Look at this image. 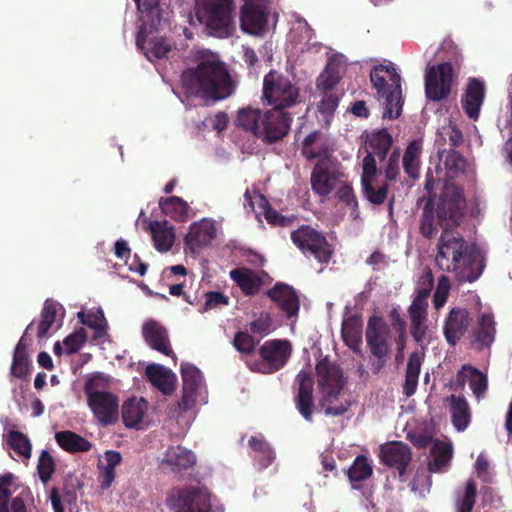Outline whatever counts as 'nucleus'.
I'll return each instance as SVG.
<instances>
[{"instance_id":"f257e3e1","label":"nucleus","mask_w":512,"mask_h":512,"mask_svg":"<svg viewBox=\"0 0 512 512\" xmlns=\"http://www.w3.org/2000/svg\"><path fill=\"white\" fill-rule=\"evenodd\" d=\"M466 202L460 189L445 192L437 205V224L442 233L437 242L435 264L443 272L453 273L459 282H473L483 272V257L475 245H469L460 234L450 230L460 225Z\"/></svg>"},{"instance_id":"f03ea898","label":"nucleus","mask_w":512,"mask_h":512,"mask_svg":"<svg viewBox=\"0 0 512 512\" xmlns=\"http://www.w3.org/2000/svg\"><path fill=\"white\" fill-rule=\"evenodd\" d=\"M181 87L187 97L206 105L224 100L234 92L231 75L216 55L202 57L195 67L184 70Z\"/></svg>"},{"instance_id":"7ed1b4c3","label":"nucleus","mask_w":512,"mask_h":512,"mask_svg":"<svg viewBox=\"0 0 512 512\" xmlns=\"http://www.w3.org/2000/svg\"><path fill=\"white\" fill-rule=\"evenodd\" d=\"M315 369L321 394L320 406L325 415H343L348 411L350 403L340 398L346 384L341 367L324 357L317 362Z\"/></svg>"},{"instance_id":"20e7f679","label":"nucleus","mask_w":512,"mask_h":512,"mask_svg":"<svg viewBox=\"0 0 512 512\" xmlns=\"http://www.w3.org/2000/svg\"><path fill=\"white\" fill-rule=\"evenodd\" d=\"M408 314L411 323V336L422 348V352L415 351L410 354L406 366L403 394L406 397H411L417 390L421 365L424 359L425 350L432 340V331L427 325V312L408 310Z\"/></svg>"},{"instance_id":"39448f33","label":"nucleus","mask_w":512,"mask_h":512,"mask_svg":"<svg viewBox=\"0 0 512 512\" xmlns=\"http://www.w3.org/2000/svg\"><path fill=\"white\" fill-rule=\"evenodd\" d=\"M370 81L378 99L384 100L383 117L397 119L402 112L403 99L401 76L395 66L392 63L374 66L370 72Z\"/></svg>"},{"instance_id":"423d86ee","label":"nucleus","mask_w":512,"mask_h":512,"mask_svg":"<svg viewBox=\"0 0 512 512\" xmlns=\"http://www.w3.org/2000/svg\"><path fill=\"white\" fill-rule=\"evenodd\" d=\"M232 0H196V16L217 37H228L233 30Z\"/></svg>"},{"instance_id":"0eeeda50","label":"nucleus","mask_w":512,"mask_h":512,"mask_svg":"<svg viewBox=\"0 0 512 512\" xmlns=\"http://www.w3.org/2000/svg\"><path fill=\"white\" fill-rule=\"evenodd\" d=\"M263 98L273 109L284 111L298 102L299 89L287 76L271 70L263 79Z\"/></svg>"},{"instance_id":"6e6552de","label":"nucleus","mask_w":512,"mask_h":512,"mask_svg":"<svg viewBox=\"0 0 512 512\" xmlns=\"http://www.w3.org/2000/svg\"><path fill=\"white\" fill-rule=\"evenodd\" d=\"M291 240L304 255L313 256L321 264H328L334 254V248L326 237L309 225L292 231Z\"/></svg>"},{"instance_id":"1a4fd4ad","label":"nucleus","mask_w":512,"mask_h":512,"mask_svg":"<svg viewBox=\"0 0 512 512\" xmlns=\"http://www.w3.org/2000/svg\"><path fill=\"white\" fill-rule=\"evenodd\" d=\"M167 506L173 512H211V494L203 487L173 490L167 497Z\"/></svg>"},{"instance_id":"9d476101","label":"nucleus","mask_w":512,"mask_h":512,"mask_svg":"<svg viewBox=\"0 0 512 512\" xmlns=\"http://www.w3.org/2000/svg\"><path fill=\"white\" fill-rule=\"evenodd\" d=\"M168 24H157L156 22L141 23L137 36L136 45L144 53L149 61L168 58L172 51V45L158 33L167 27Z\"/></svg>"},{"instance_id":"9b49d317","label":"nucleus","mask_w":512,"mask_h":512,"mask_svg":"<svg viewBox=\"0 0 512 512\" xmlns=\"http://www.w3.org/2000/svg\"><path fill=\"white\" fill-rule=\"evenodd\" d=\"M456 78L457 75L450 62L431 66L425 76L426 97L434 102L448 98Z\"/></svg>"},{"instance_id":"f8f14e48","label":"nucleus","mask_w":512,"mask_h":512,"mask_svg":"<svg viewBox=\"0 0 512 512\" xmlns=\"http://www.w3.org/2000/svg\"><path fill=\"white\" fill-rule=\"evenodd\" d=\"M258 352L261 362L256 363L252 370L272 374L285 366L291 356L292 346L288 340L273 339L264 342Z\"/></svg>"},{"instance_id":"ddd939ff","label":"nucleus","mask_w":512,"mask_h":512,"mask_svg":"<svg viewBox=\"0 0 512 512\" xmlns=\"http://www.w3.org/2000/svg\"><path fill=\"white\" fill-rule=\"evenodd\" d=\"M85 392L88 406L102 425L107 426L117 422L119 399L115 394L106 391H93L91 381L86 383Z\"/></svg>"},{"instance_id":"4468645a","label":"nucleus","mask_w":512,"mask_h":512,"mask_svg":"<svg viewBox=\"0 0 512 512\" xmlns=\"http://www.w3.org/2000/svg\"><path fill=\"white\" fill-rule=\"evenodd\" d=\"M269 9L263 0H245L241 7L240 26L250 35H263L267 30Z\"/></svg>"},{"instance_id":"2eb2a0df","label":"nucleus","mask_w":512,"mask_h":512,"mask_svg":"<svg viewBox=\"0 0 512 512\" xmlns=\"http://www.w3.org/2000/svg\"><path fill=\"white\" fill-rule=\"evenodd\" d=\"M292 122L291 114L280 109H272L263 113L258 138L272 144L283 139L289 132Z\"/></svg>"},{"instance_id":"dca6fc26","label":"nucleus","mask_w":512,"mask_h":512,"mask_svg":"<svg viewBox=\"0 0 512 512\" xmlns=\"http://www.w3.org/2000/svg\"><path fill=\"white\" fill-rule=\"evenodd\" d=\"M366 343L375 358H388L391 352L390 329L381 317L372 316L367 322Z\"/></svg>"},{"instance_id":"f3484780","label":"nucleus","mask_w":512,"mask_h":512,"mask_svg":"<svg viewBox=\"0 0 512 512\" xmlns=\"http://www.w3.org/2000/svg\"><path fill=\"white\" fill-rule=\"evenodd\" d=\"M379 458L381 462L398 471L399 478L404 481L406 468L412 459L411 448L401 442L392 441L380 446Z\"/></svg>"},{"instance_id":"a211bd4d","label":"nucleus","mask_w":512,"mask_h":512,"mask_svg":"<svg viewBox=\"0 0 512 512\" xmlns=\"http://www.w3.org/2000/svg\"><path fill=\"white\" fill-rule=\"evenodd\" d=\"M298 385L294 403L301 416L308 422L313 419L314 411V379L307 371H300L295 379Z\"/></svg>"},{"instance_id":"6ab92c4d","label":"nucleus","mask_w":512,"mask_h":512,"mask_svg":"<svg viewBox=\"0 0 512 512\" xmlns=\"http://www.w3.org/2000/svg\"><path fill=\"white\" fill-rule=\"evenodd\" d=\"M342 174L330 167L325 161L319 160L311 173V187L315 194L326 197L336 187Z\"/></svg>"},{"instance_id":"aec40b11","label":"nucleus","mask_w":512,"mask_h":512,"mask_svg":"<svg viewBox=\"0 0 512 512\" xmlns=\"http://www.w3.org/2000/svg\"><path fill=\"white\" fill-rule=\"evenodd\" d=\"M266 295L277 304L288 319L296 317L300 309V300L296 290L282 282L267 290Z\"/></svg>"},{"instance_id":"412c9836","label":"nucleus","mask_w":512,"mask_h":512,"mask_svg":"<svg viewBox=\"0 0 512 512\" xmlns=\"http://www.w3.org/2000/svg\"><path fill=\"white\" fill-rule=\"evenodd\" d=\"M142 336L151 349L165 356L176 357L171 347L168 331L158 321L153 319L146 321L142 326Z\"/></svg>"},{"instance_id":"4be33fe9","label":"nucleus","mask_w":512,"mask_h":512,"mask_svg":"<svg viewBox=\"0 0 512 512\" xmlns=\"http://www.w3.org/2000/svg\"><path fill=\"white\" fill-rule=\"evenodd\" d=\"M333 151L331 142L320 130L309 133L302 141L301 153L307 160H328Z\"/></svg>"},{"instance_id":"5701e85b","label":"nucleus","mask_w":512,"mask_h":512,"mask_svg":"<svg viewBox=\"0 0 512 512\" xmlns=\"http://www.w3.org/2000/svg\"><path fill=\"white\" fill-rule=\"evenodd\" d=\"M470 322L471 318L466 309L458 307L451 309L443 328L446 341L451 346H455L466 333Z\"/></svg>"},{"instance_id":"b1692460","label":"nucleus","mask_w":512,"mask_h":512,"mask_svg":"<svg viewBox=\"0 0 512 512\" xmlns=\"http://www.w3.org/2000/svg\"><path fill=\"white\" fill-rule=\"evenodd\" d=\"M484 97V83L477 78L470 79L461 99L462 108L470 119H478Z\"/></svg>"},{"instance_id":"393cba45","label":"nucleus","mask_w":512,"mask_h":512,"mask_svg":"<svg viewBox=\"0 0 512 512\" xmlns=\"http://www.w3.org/2000/svg\"><path fill=\"white\" fill-rule=\"evenodd\" d=\"M145 375L148 381L164 395L174 392L177 378L171 370L160 364H150L146 367Z\"/></svg>"},{"instance_id":"a878e982","label":"nucleus","mask_w":512,"mask_h":512,"mask_svg":"<svg viewBox=\"0 0 512 512\" xmlns=\"http://www.w3.org/2000/svg\"><path fill=\"white\" fill-rule=\"evenodd\" d=\"M215 237L216 230L212 223L208 221L195 222L185 236V244L195 252L199 248L208 246Z\"/></svg>"},{"instance_id":"bb28decb","label":"nucleus","mask_w":512,"mask_h":512,"mask_svg":"<svg viewBox=\"0 0 512 512\" xmlns=\"http://www.w3.org/2000/svg\"><path fill=\"white\" fill-rule=\"evenodd\" d=\"M138 11L141 13V22L157 24H168L172 11L168 6L162 7L160 0H133Z\"/></svg>"},{"instance_id":"cd10ccee","label":"nucleus","mask_w":512,"mask_h":512,"mask_svg":"<svg viewBox=\"0 0 512 512\" xmlns=\"http://www.w3.org/2000/svg\"><path fill=\"white\" fill-rule=\"evenodd\" d=\"M466 381H469V386L477 398L484 395L488 385L486 375L472 366L464 365L456 375V382L464 387Z\"/></svg>"},{"instance_id":"c85d7f7f","label":"nucleus","mask_w":512,"mask_h":512,"mask_svg":"<svg viewBox=\"0 0 512 512\" xmlns=\"http://www.w3.org/2000/svg\"><path fill=\"white\" fill-rule=\"evenodd\" d=\"M366 151L378 157L380 161L386 158L393 145V138L387 129L373 131L366 136Z\"/></svg>"},{"instance_id":"c756f323","label":"nucleus","mask_w":512,"mask_h":512,"mask_svg":"<svg viewBox=\"0 0 512 512\" xmlns=\"http://www.w3.org/2000/svg\"><path fill=\"white\" fill-rule=\"evenodd\" d=\"M196 458L192 451L182 446H171L167 449L163 462L175 472L191 468Z\"/></svg>"},{"instance_id":"7c9ffc66","label":"nucleus","mask_w":512,"mask_h":512,"mask_svg":"<svg viewBox=\"0 0 512 512\" xmlns=\"http://www.w3.org/2000/svg\"><path fill=\"white\" fill-rule=\"evenodd\" d=\"M431 456L432 459L428 463L429 471L434 473L446 471L452 459V445L439 439L434 440Z\"/></svg>"},{"instance_id":"2f4dec72","label":"nucleus","mask_w":512,"mask_h":512,"mask_svg":"<svg viewBox=\"0 0 512 512\" xmlns=\"http://www.w3.org/2000/svg\"><path fill=\"white\" fill-rule=\"evenodd\" d=\"M55 441L64 451L71 454L88 452L92 448L90 441L69 430L56 432Z\"/></svg>"},{"instance_id":"473e14b6","label":"nucleus","mask_w":512,"mask_h":512,"mask_svg":"<svg viewBox=\"0 0 512 512\" xmlns=\"http://www.w3.org/2000/svg\"><path fill=\"white\" fill-rule=\"evenodd\" d=\"M230 277L237 283L241 291L247 296H253L257 294L263 285L262 278L247 268L233 269L230 272Z\"/></svg>"},{"instance_id":"72a5a7b5","label":"nucleus","mask_w":512,"mask_h":512,"mask_svg":"<svg viewBox=\"0 0 512 512\" xmlns=\"http://www.w3.org/2000/svg\"><path fill=\"white\" fill-rule=\"evenodd\" d=\"M147 410V402L135 397L126 400L122 405V419L127 428H136L142 421Z\"/></svg>"},{"instance_id":"f704fd0d","label":"nucleus","mask_w":512,"mask_h":512,"mask_svg":"<svg viewBox=\"0 0 512 512\" xmlns=\"http://www.w3.org/2000/svg\"><path fill=\"white\" fill-rule=\"evenodd\" d=\"M372 474L373 467L365 455H358L346 471L353 489H360L362 487L361 483L368 480Z\"/></svg>"},{"instance_id":"c9c22d12","label":"nucleus","mask_w":512,"mask_h":512,"mask_svg":"<svg viewBox=\"0 0 512 512\" xmlns=\"http://www.w3.org/2000/svg\"><path fill=\"white\" fill-rule=\"evenodd\" d=\"M449 401L452 424L457 431H464L471 419L469 405L466 399L460 396L451 395Z\"/></svg>"},{"instance_id":"e433bc0d","label":"nucleus","mask_w":512,"mask_h":512,"mask_svg":"<svg viewBox=\"0 0 512 512\" xmlns=\"http://www.w3.org/2000/svg\"><path fill=\"white\" fill-rule=\"evenodd\" d=\"M425 201L423 212L419 220V233L426 239H432L437 234V224L435 222V214L437 209L434 208L433 196L420 198L418 204Z\"/></svg>"},{"instance_id":"4c0bfd02","label":"nucleus","mask_w":512,"mask_h":512,"mask_svg":"<svg viewBox=\"0 0 512 512\" xmlns=\"http://www.w3.org/2000/svg\"><path fill=\"white\" fill-rule=\"evenodd\" d=\"M423 140L417 138L409 142L403 155V168L405 173L412 179L419 176L420 156L422 153Z\"/></svg>"},{"instance_id":"58836bf2","label":"nucleus","mask_w":512,"mask_h":512,"mask_svg":"<svg viewBox=\"0 0 512 512\" xmlns=\"http://www.w3.org/2000/svg\"><path fill=\"white\" fill-rule=\"evenodd\" d=\"M159 206L162 212L178 222H184L188 218V204L178 196L161 198Z\"/></svg>"},{"instance_id":"ea45409f","label":"nucleus","mask_w":512,"mask_h":512,"mask_svg":"<svg viewBox=\"0 0 512 512\" xmlns=\"http://www.w3.org/2000/svg\"><path fill=\"white\" fill-rule=\"evenodd\" d=\"M77 317L83 325L93 329L95 340L105 336L108 324L102 309L88 312L80 311L77 313Z\"/></svg>"},{"instance_id":"a19ab883","label":"nucleus","mask_w":512,"mask_h":512,"mask_svg":"<svg viewBox=\"0 0 512 512\" xmlns=\"http://www.w3.org/2000/svg\"><path fill=\"white\" fill-rule=\"evenodd\" d=\"M249 446L255 452V458L261 468H267L275 459V452L263 436H252L249 439Z\"/></svg>"},{"instance_id":"79ce46f5","label":"nucleus","mask_w":512,"mask_h":512,"mask_svg":"<svg viewBox=\"0 0 512 512\" xmlns=\"http://www.w3.org/2000/svg\"><path fill=\"white\" fill-rule=\"evenodd\" d=\"M263 113L264 112H261L259 109H253L250 107L240 109L238 111L236 123L239 127L252 132L256 137H258Z\"/></svg>"},{"instance_id":"37998d69","label":"nucleus","mask_w":512,"mask_h":512,"mask_svg":"<svg viewBox=\"0 0 512 512\" xmlns=\"http://www.w3.org/2000/svg\"><path fill=\"white\" fill-rule=\"evenodd\" d=\"M342 338L346 345L357 350L362 343V325L355 317L345 319L342 323Z\"/></svg>"},{"instance_id":"c03bdc74","label":"nucleus","mask_w":512,"mask_h":512,"mask_svg":"<svg viewBox=\"0 0 512 512\" xmlns=\"http://www.w3.org/2000/svg\"><path fill=\"white\" fill-rule=\"evenodd\" d=\"M495 322L490 314H482L479 317L476 341L481 347H489L495 340Z\"/></svg>"},{"instance_id":"a18cd8bd","label":"nucleus","mask_w":512,"mask_h":512,"mask_svg":"<svg viewBox=\"0 0 512 512\" xmlns=\"http://www.w3.org/2000/svg\"><path fill=\"white\" fill-rule=\"evenodd\" d=\"M361 182L362 192L364 197L373 205H382L388 197V183L385 182L381 185L375 186L374 180H364Z\"/></svg>"},{"instance_id":"49530a36","label":"nucleus","mask_w":512,"mask_h":512,"mask_svg":"<svg viewBox=\"0 0 512 512\" xmlns=\"http://www.w3.org/2000/svg\"><path fill=\"white\" fill-rule=\"evenodd\" d=\"M7 444L19 456L29 459L32 453V445L28 437L20 431L11 430L7 436Z\"/></svg>"},{"instance_id":"de8ad7c7","label":"nucleus","mask_w":512,"mask_h":512,"mask_svg":"<svg viewBox=\"0 0 512 512\" xmlns=\"http://www.w3.org/2000/svg\"><path fill=\"white\" fill-rule=\"evenodd\" d=\"M181 375L183 381V390L197 392L200 387L203 377L200 370L190 363L181 364Z\"/></svg>"},{"instance_id":"09e8293b","label":"nucleus","mask_w":512,"mask_h":512,"mask_svg":"<svg viewBox=\"0 0 512 512\" xmlns=\"http://www.w3.org/2000/svg\"><path fill=\"white\" fill-rule=\"evenodd\" d=\"M57 314V303L47 300L41 311V320L38 325L37 337L43 339L55 322Z\"/></svg>"},{"instance_id":"8fccbe9b","label":"nucleus","mask_w":512,"mask_h":512,"mask_svg":"<svg viewBox=\"0 0 512 512\" xmlns=\"http://www.w3.org/2000/svg\"><path fill=\"white\" fill-rule=\"evenodd\" d=\"M152 238L158 251H168L174 243V233L167 228L162 227L158 222L152 226Z\"/></svg>"},{"instance_id":"3c124183","label":"nucleus","mask_w":512,"mask_h":512,"mask_svg":"<svg viewBox=\"0 0 512 512\" xmlns=\"http://www.w3.org/2000/svg\"><path fill=\"white\" fill-rule=\"evenodd\" d=\"M444 153H446L444 165L448 172L453 176H456L465 171L466 160L461 153L455 149H450L448 151L443 150L439 152L440 158L443 157Z\"/></svg>"},{"instance_id":"603ef678","label":"nucleus","mask_w":512,"mask_h":512,"mask_svg":"<svg viewBox=\"0 0 512 512\" xmlns=\"http://www.w3.org/2000/svg\"><path fill=\"white\" fill-rule=\"evenodd\" d=\"M476 484L473 480L467 481L463 495L455 502L456 512H472L476 502Z\"/></svg>"},{"instance_id":"864d4df0","label":"nucleus","mask_w":512,"mask_h":512,"mask_svg":"<svg viewBox=\"0 0 512 512\" xmlns=\"http://www.w3.org/2000/svg\"><path fill=\"white\" fill-rule=\"evenodd\" d=\"M341 80L336 67L328 65L316 80V87L323 92H330Z\"/></svg>"},{"instance_id":"5fc2aeb1","label":"nucleus","mask_w":512,"mask_h":512,"mask_svg":"<svg viewBox=\"0 0 512 512\" xmlns=\"http://www.w3.org/2000/svg\"><path fill=\"white\" fill-rule=\"evenodd\" d=\"M56 464L52 455L43 450L39 456L37 463V473L43 483H47L55 472Z\"/></svg>"},{"instance_id":"6e6d98bb","label":"nucleus","mask_w":512,"mask_h":512,"mask_svg":"<svg viewBox=\"0 0 512 512\" xmlns=\"http://www.w3.org/2000/svg\"><path fill=\"white\" fill-rule=\"evenodd\" d=\"M87 341V333L84 328L80 327L76 329L73 333L66 336L63 340V344L65 346V353L67 355H71L77 353L80 348Z\"/></svg>"},{"instance_id":"4d7b16f0","label":"nucleus","mask_w":512,"mask_h":512,"mask_svg":"<svg viewBox=\"0 0 512 512\" xmlns=\"http://www.w3.org/2000/svg\"><path fill=\"white\" fill-rule=\"evenodd\" d=\"M232 344L238 352L251 355L255 352L258 342L248 332L239 331L235 334Z\"/></svg>"},{"instance_id":"13d9d810","label":"nucleus","mask_w":512,"mask_h":512,"mask_svg":"<svg viewBox=\"0 0 512 512\" xmlns=\"http://www.w3.org/2000/svg\"><path fill=\"white\" fill-rule=\"evenodd\" d=\"M400 157L401 152L399 148H395L384 167V174L387 182H395L400 175Z\"/></svg>"},{"instance_id":"bf43d9fd","label":"nucleus","mask_w":512,"mask_h":512,"mask_svg":"<svg viewBox=\"0 0 512 512\" xmlns=\"http://www.w3.org/2000/svg\"><path fill=\"white\" fill-rule=\"evenodd\" d=\"M205 303L199 312L204 313L212 309L221 308L229 304V297L219 291H209L205 293Z\"/></svg>"},{"instance_id":"052dcab7","label":"nucleus","mask_w":512,"mask_h":512,"mask_svg":"<svg viewBox=\"0 0 512 512\" xmlns=\"http://www.w3.org/2000/svg\"><path fill=\"white\" fill-rule=\"evenodd\" d=\"M432 285H433V279H432V276H430L429 280H428V286L417 290V295L413 299L408 310L427 312V308H428L427 298L430 295Z\"/></svg>"},{"instance_id":"680f3d73","label":"nucleus","mask_w":512,"mask_h":512,"mask_svg":"<svg viewBox=\"0 0 512 512\" xmlns=\"http://www.w3.org/2000/svg\"><path fill=\"white\" fill-rule=\"evenodd\" d=\"M13 475L11 473L0 476V512H9V499Z\"/></svg>"},{"instance_id":"e2e57ef3","label":"nucleus","mask_w":512,"mask_h":512,"mask_svg":"<svg viewBox=\"0 0 512 512\" xmlns=\"http://www.w3.org/2000/svg\"><path fill=\"white\" fill-rule=\"evenodd\" d=\"M30 362L28 354H14L11 365V374L17 378H24L28 375Z\"/></svg>"},{"instance_id":"0e129e2a","label":"nucleus","mask_w":512,"mask_h":512,"mask_svg":"<svg viewBox=\"0 0 512 512\" xmlns=\"http://www.w3.org/2000/svg\"><path fill=\"white\" fill-rule=\"evenodd\" d=\"M339 105V98L331 92H324V95L318 105V110L325 116H332Z\"/></svg>"},{"instance_id":"69168bd1","label":"nucleus","mask_w":512,"mask_h":512,"mask_svg":"<svg viewBox=\"0 0 512 512\" xmlns=\"http://www.w3.org/2000/svg\"><path fill=\"white\" fill-rule=\"evenodd\" d=\"M272 318L269 314L261 315L259 318L249 323V331L252 334L265 336L270 332Z\"/></svg>"},{"instance_id":"338daca9","label":"nucleus","mask_w":512,"mask_h":512,"mask_svg":"<svg viewBox=\"0 0 512 512\" xmlns=\"http://www.w3.org/2000/svg\"><path fill=\"white\" fill-rule=\"evenodd\" d=\"M260 199L265 204L264 217L267 220V222L274 226H286L287 219L283 215H281L277 210L273 209L269 205L265 197L261 196Z\"/></svg>"},{"instance_id":"774afa93","label":"nucleus","mask_w":512,"mask_h":512,"mask_svg":"<svg viewBox=\"0 0 512 512\" xmlns=\"http://www.w3.org/2000/svg\"><path fill=\"white\" fill-rule=\"evenodd\" d=\"M337 197L340 202L350 206L353 211L358 209V201L351 186L345 184L339 187Z\"/></svg>"}]
</instances>
